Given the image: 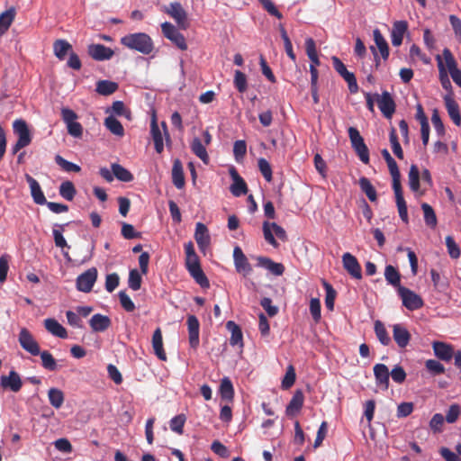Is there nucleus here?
Instances as JSON below:
<instances>
[{"label":"nucleus","instance_id":"nucleus-1","mask_svg":"<svg viewBox=\"0 0 461 461\" xmlns=\"http://www.w3.org/2000/svg\"><path fill=\"white\" fill-rule=\"evenodd\" d=\"M386 164L388 166V169L393 178L392 186L395 195V202L398 208L399 216L403 222L408 223L409 217L407 204L402 194V188L401 185V174L398 165L393 158H392L389 161H386Z\"/></svg>","mask_w":461,"mask_h":461},{"label":"nucleus","instance_id":"nucleus-2","mask_svg":"<svg viewBox=\"0 0 461 461\" xmlns=\"http://www.w3.org/2000/svg\"><path fill=\"white\" fill-rule=\"evenodd\" d=\"M121 44L141 54L149 55L154 50V43L145 32L129 33L121 38Z\"/></svg>","mask_w":461,"mask_h":461},{"label":"nucleus","instance_id":"nucleus-3","mask_svg":"<svg viewBox=\"0 0 461 461\" xmlns=\"http://www.w3.org/2000/svg\"><path fill=\"white\" fill-rule=\"evenodd\" d=\"M351 146L358 156L359 159L365 163H369V150L366 145L359 131L355 127H349L348 130Z\"/></svg>","mask_w":461,"mask_h":461},{"label":"nucleus","instance_id":"nucleus-4","mask_svg":"<svg viewBox=\"0 0 461 461\" xmlns=\"http://www.w3.org/2000/svg\"><path fill=\"white\" fill-rule=\"evenodd\" d=\"M351 146L358 156L359 159L365 163H369V150L366 145L359 131L355 127H349L348 130Z\"/></svg>","mask_w":461,"mask_h":461},{"label":"nucleus","instance_id":"nucleus-5","mask_svg":"<svg viewBox=\"0 0 461 461\" xmlns=\"http://www.w3.org/2000/svg\"><path fill=\"white\" fill-rule=\"evenodd\" d=\"M186 268L191 276L195 282L203 288H208L210 285L209 280L204 275L197 255L188 256L185 258Z\"/></svg>","mask_w":461,"mask_h":461},{"label":"nucleus","instance_id":"nucleus-6","mask_svg":"<svg viewBox=\"0 0 461 461\" xmlns=\"http://www.w3.org/2000/svg\"><path fill=\"white\" fill-rule=\"evenodd\" d=\"M334 69L348 83L349 92L356 94L358 91L357 78L352 72H349L344 63L336 56L331 58Z\"/></svg>","mask_w":461,"mask_h":461},{"label":"nucleus","instance_id":"nucleus-7","mask_svg":"<svg viewBox=\"0 0 461 461\" xmlns=\"http://www.w3.org/2000/svg\"><path fill=\"white\" fill-rule=\"evenodd\" d=\"M398 294L402 301L403 306L410 311L420 309L424 304L422 298L407 287L400 286L398 288Z\"/></svg>","mask_w":461,"mask_h":461},{"label":"nucleus","instance_id":"nucleus-8","mask_svg":"<svg viewBox=\"0 0 461 461\" xmlns=\"http://www.w3.org/2000/svg\"><path fill=\"white\" fill-rule=\"evenodd\" d=\"M272 230L276 236L283 241L287 240V235L285 229L276 222L269 223L268 221H265L263 223V233L265 240L273 247L277 248L278 243L272 233Z\"/></svg>","mask_w":461,"mask_h":461},{"label":"nucleus","instance_id":"nucleus-9","mask_svg":"<svg viewBox=\"0 0 461 461\" xmlns=\"http://www.w3.org/2000/svg\"><path fill=\"white\" fill-rule=\"evenodd\" d=\"M163 35L171 41L181 50H187V44L185 36L170 23L165 22L161 24Z\"/></svg>","mask_w":461,"mask_h":461},{"label":"nucleus","instance_id":"nucleus-10","mask_svg":"<svg viewBox=\"0 0 461 461\" xmlns=\"http://www.w3.org/2000/svg\"><path fill=\"white\" fill-rule=\"evenodd\" d=\"M165 12L170 15L177 23L178 27L186 30L189 26L187 14L182 5L178 2L171 3L166 7Z\"/></svg>","mask_w":461,"mask_h":461},{"label":"nucleus","instance_id":"nucleus-11","mask_svg":"<svg viewBox=\"0 0 461 461\" xmlns=\"http://www.w3.org/2000/svg\"><path fill=\"white\" fill-rule=\"evenodd\" d=\"M375 96L376 97L378 108L383 115L387 119H391L396 107L391 94L388 91H384L382 95H379L375 94Z\"/></svg>","mask_w":461,"mask_h":461},{"label":"nucleus","instance_id":"nucleus-12","mask_svg":"<svg viewBox=\"0 0 461 461\" xmlns=\"http://www.w3.org/2000/svg\"><path fill=\"white\" fill-rule=\"evenodd\" d=\"M18 340L21 347L31 355L38 356L41 353L38 342L26 328L20 330Z\"/></svg>","mask_w":461,"mask_h":461},{"label":"nucleus","instance_id":"nucleus-13","mask_svg":"<svg viewBox=\"0 0 461 461\" xmlns=\"http://www.w3.org/2000/svg\"><path fill=\"white\" fill-rule=\"evenodd\" d=\"M233 260L235 269L239 274H241L245 277L250 275L252 272V266L239 246H236L233 249Z\"/></svg>","mask_w":461,"mask_h":461},{"label":"nucleus","instance_id":"nucleus-14","mask_svg":"<svg viewBox=\"0 0 461 461\" xmlns=\"http://www.w3.org/2000/svg\"><path fill=\"white\" fill-rule=\"evenodd\" d=\"M97 278V270L95 267L89 268L77 278V290L88 293L92 290Z\"/></svg>","mask_w":461,"mask_h":461},{"label":"nucleus","instance_id":"nucleus-15","mask_svg":"<svg viewBox=\"0 0 461 461\" xmlns=\"http://www.w3.org/2000/svg\"><path fill=\"white\" fill-rule=\"evenodd\" d=\"M88 55L95 60L104 61L109 60L114 55V51L103 44H90L87 48Z\"/></svg>","mask_w":461,"mask_h":461},{"label":"nucleus","instance_id":"nucleus-16","mask_svg":"<svg viewBox=\"0 0 461 461\" xmlns=\"http://www.w3.org/2000/svg\"><path fill=\"white\" fill-rule=\"evenodd\" d=\"M342 263L345 270L356 279L362 278V271L361 266L358 263L357 258L350 254L349 252H346L342 256Z\"/></svg>","mask_w":461,"mask_h":461},{"label":"nucleus","instance_id":"nucleus-17","mask_svg":"<svg viewBox=\"0 0 461 461\" xmlns=\"http://www.w3.org/2000/svg\"><path fill=\"white\" fill-rule=\"evenodd\" d=\"M187 330H188V341L192 348L196 349L199 346V330L200 323L196 316L188 315L186 320Z\"/></svg>","mask_w":461,"mask_h":461},{"label":"nucleus","instance_id":"nucleus-18","mask_svg":"<svg viewBox=\"0 0 461 461\" xmlns=\"http://www.w3.org/2000/svg\"><path fill=\"white\" fill-rule=\"evenodd\" d=\"M443 57L453 81L461 87V70L457 68L456 61L449 49L443 50Z\"/></svg>","mask_w":461,"mask_h":461},{"label":"nucleus","instance_id":"nucleus-19","mask_svg":"<svg viewBox=\"0 0 461 461\" xmlns=\"http://www.w3.org/2000/svg\"><path fill=\"white\" fill-rule=\"evenodd\" d=\"M393 339L400 348H405L411 339L410 331L402 324L397 323L393 326Z\"/></svg>","mask_w":461,"mask_h":461},{"label":"nucleus","instance_id":"nucleus-20","mask_svg":"<svg viewBox=\"0 0 461 461\" xmlns=\"http://www.w3.org/2000/svg\"><path fill=\"white\" fill-rule=\"evenodd\" d=\"M230 175L233 180V183L230 187L231 194L236 197L246 194L248 193V185L244 179L239 175L235 167H232L230 169Z\"/></svg>","mask_w":461,"mask_h":461},{"label":"nucleus","instance_id":"nucleus-21","mask_svg":"<svg viewBox=\"0 0 461 461\" xmlns=\"http://www.w3.org/2000/svg\"><path fill=\"white\" fill-rule=\"evenodd\" d=\"M0 385L3 388H9L12 392L17 393L23 386L22 379L17 372L11 370L8 375H2Z\"/></svg>","mask_w":461,"mask_h":461},{"label":"nucleus","instance_id":"nucleus-22","mask_svg":"<svg viewBox=\"0 0 461 461\" xmlns=\"http://www.w3.org/2000/svg\"><path fill=\"white\" fill-rule=\"evenodd\" d=\"M14 131L18 136L19 141L30 145L32 142V135L26 122L23 119H17L13 123Z\"/></svg>","mask_w":461,"mask_h":461},{"label":"nucleus","instance_id":"nucleus-23","mask_svg":"<svg viewBox=\"0 0 461 461\" xmlns=\"http://www.w3.org/2000/svg\"><path fill=\"white\" fill-rule=\"evenodd\" d=\"M25 179H26L27 183L29 184L30 190H31V195L33 199V202L36 204H41V205L47 203L46 197H45L38 181L36 179H34L29 174H25Z\"/></svg>","mask_w":461,"mask_h":461},{"label":"nucleus","instance_id":"nucleus-24","mask_svg":"<svg viewBox=\"0 0 461 461\" xmlns=\"http://www.w3.org/2000/svg\"><path fill=\"white\" fill-rule=\"evenodd\" d=\"M374 375L376 384L384 390H387L390 377L388 367L384 364H375L374 366Z\"/></svg>","mask_w":461,"mask_h":461},{"label":"nucleus","instance_id":"nucleus-25","mask_svg":"<svg viewBox=\"0 0 461 461\" xmlns=\"http://www.w3.org/2000/svg\"><path fill=\"white\" fill-rule=\"evenodd\" d=\"M194 240L199 249L203 251L210 245L211 238L208 229L202 222H197L195 225Z\"/></svg>","mask_w":461,"mask_h":461},{"label":"nucleus","instance_id":"nucleus-26","mask_svg":"<svg viewBox=\"0 0 461 461\" xmlns=\"http://www.w3.org/2000/svg\"><path fill=\"white\" fill-rule=\"evenodd\" d=\"M407 31L408 23L406 21L394 22L391 32L392 44L396 47L400 46Z\"/></svg>","mask_w":461,"mask_h":461},{"label":"nucleus","instance_id":"nucleus-27","mask_svg":"<svg viewBox=\"0 0 461 461\" xmlns=\"http://www.w3.org/2000/svg\"><path fill=\"white\" fill-rule=\"evenodd\" d=\"M432 348L435 356L443 361L451 360L455 354L453 347L450 344L441 341H434L432 343Z\"/></svg>","mask_w":461,"mask_h":461},{"label":"nucleus","instance_id":"nucleus-28","mask_svg":"<svg viewBox=\"0 0 461 461\" xmlns=\"http://www.w3.org/2000/svg\"><path fill=\"white\" fill-rule=\"evenodd\" d=\"M444 102L450 119L456 125L459 126L461 124V114L459 112L458 104L455 101L451 95H445Z\"/></svg>","mask_w":461,"mask_h":461},{"label":"nucleus","instance_id":"nucleus-29","mask_svg":"<svg viewBox=\"0 0 461 461\" xmlns=\"http://www.w3.org/2000/svg\"><path fill=\"white\" fill-rule=\"evenodd\" d=\"M111 319L108 316L100 313L94 314L89 321V325L95 332L106 330L111 326Z\"/></svg>","mask_w":461,"mask_h":461},{"label":"nucleus","instance_id":"nucleus-30","mask_svg":"<svg viewBox=\"0 0 461 461\" xmlns=\"http://www.w3.org/2000/svg\"><path fill=\"white\" fill-rule=\"evenodd\" d=\"M258 266L269 270L275 276H282L285 272V267L281 263H276L269 258L258 257Z\"/></svg>","mask_w":461,"mask_h":461},{"label":"nucleus","instance_id":"nucleus-31","mask_svg":"<svg viewBox=\"0 0 461 461\" xmlns=\"http://www.w3.org/2000/svg\"><path fill=\"white\" fill-rule=\"evenodd\" d=\"M304 402V395L302 390H296L289 402L288 405L286 406V414L289 416L294 415L298 413Z\"/></svg>","mask_w":461,"mask_h":461},{"label":"nucleus","instance_id":"nucleus-32","mask_svg":"<svg viewBox=\"0 0 461 461\" xmlns=\"http://www.w3.org/2000/svg\"><path fill=\"white\" fill-rule=\"evenodd\" d=\"M152 348L158 359L162 361L167 360V355L163 348L162 332L159 328L156 329L152 335Z\"/></svg>","mask_w":461,"mask_h":461},{"label":"nucleus","instance_id":"nucleus-33","mask_svg":"<svg viewBox=\"0 0 461 461\" xmlns=\"http://www.w3.org/2000/svg\"><path fill=\"white\" fill-rule=\"evenodd\" d=\"M44 327L45 329L51 333L52 335L60 338V339H67L68 338V332L67 330L55 319H46L44 321Z\"/></svg>","mask_w":461,"mask_h":461},{"label":"nucleus","instance_id":"nucleus-34","mask_svg":"<svg viewBox=\"0 0 461 461\" xmlns=\"http://www.w3.org/2000/svg\"><path fill=\"white\" fill-rule=\"evenodd\" d=\"M231 335L230 338V344L231 346H238L240 348H243V335L241 329L234 321H230L226 324Z\"/></svg>","mask_w":461,"mask_h":461},{"label":"nucleus","instance_id":"nucleus-35","mask_svg":"<svg viewBox=\"0 0 461 461\" xmlns=\"http://www.w3.org/2000/svg\"><path fill=\"white\" fill-rule=\"evenodd\" d=\"M172 182L177 189L185 186V176L181 161L175 159L172 167Z\"/></svg>","mask_w":461,"mask_h":461},{"label":"nucleus","instance_id":"nucleus-36","mask_svg":"<svg viewBox=\"0 0 461 461\" xmlns=\"http://www.w3.org/2000/svg\"><path fill=\"white\" fill-rule=\"evenodd\" d=\"M205 146L206 145L203 144L202 140L197 137L194 138L190 144L192 152L196 157H198L204 164L207 165L209 163L210 158L207 153Z\"/></svg>","mask_w":461,"mask_h":461},{"label":"nucleus","instance_id":"nucleus-37","mask_svg":"<svg viewBox=\"0 0 461 461\" xmlns=\"http://www.w3.org/2000/svg\"><path fill=\"white\" fill-rule=\"evenodd\" d=\"M150 133L156 151L161 154L164 150L163 134L155 119L152 120L150 124Z\"/></svg>","mask_w":461,"mask_h":461},{"label":"nucleus","instance_id":"nucleus-38","mask_svg":"<svg viewBox=\"0 0 461 461\" xmlns=\"http://www.w3.org/2000/svg\"><path fill=\"white\" fill-rule=\"evenodd\" d=\"M373 34L375 43L377 49L379 50V52L383 59L386 60L389 57V46L386 40L384 39L379 29H375Z\"/></svg>","mask_w":461,"mask_h":461},{"label":"nucleus","instance_id":"nucleus-39","mask_svg":"<svg viewBox=\"0 0 461 461\" xmlns=\"http://www.w3.org/2000/svg\"><path fill=\"white\" fill-rule=\"evenodd\" d=\"M53 50L55 56L59 59L63 60L66 55L72 51L71 44L66 40H57L53 43Z\"/></svg>","mask_w":461,"mask_h":461},{"label":"nucleus","instance_id":"nucleus-40","mask_svg":"<svg viewBox=\"0 0 461 461\" xmlns=\"http://www.w3.org/2000/svg\"><path fill=\"white\" fill-rule=\"evenodd\" d=\"M384 277L389 285H392L397 289L401 285V275L399 271L392 265H387L384 269Z\"/></svg>","mask_w":461,"mask_h":461},{"label":"nucleus","instance_id":"nucleus-41","mask_svg":"<svg viewBox=\"0 0 461 461\" xmlns=\"http://www.w3.org/2000/svg\"><path fill=\"white\" fill-rule=\"evenodd\" d=\"M15 17V10L14 8H10L0 14V36L5 34L12 23L14 22Z\"/></svg>","mask_w":461,"mask_h":461},{"label":"nucleus","instance_id":"nucleus-42","mask_svg":"<svg viewBox=\"0 0 461 461\" xmlns=\"http://www.w3.org/2000/svg\"><path fill=\"white\" fill-rule=\"evenodd\" d=\"M375 333L380 343L384 346H388L391 343V338L381 321H375L374 326Z\"/></svg>","mask_w":461,"mask_h":461},{"label":"nucleus","instance_id":"nucleus-43","mask_svg":"<svg viewBox=\"0 0 461 461\" xmlns=\"http://www.w3.org/2000/svg\"><path fill=\"white\" fill-rule=\"evenodd\" d=\"M359 186L361 191L366 194L371 202H375L377 200L376 190L368 178L365 176L361 177L359 179Z\"/></svg>","mask_w":461,"mask_h":461},{"label":"nucleus","instance_id":"nucleus-44","mask_svg":"<svg viewBox=\"0 0 461 461\" xmlns=\"http://www.w3.org/2000/svg\"><path fill=\"white\" fill-rule=\"evenodd\" d=\"M112 171L113 176L120 181L131 182L133 180V175L120 164H112Z\"/></svg>","mask_w":461,"mask_h":461},{"label":"nucleus","instance_id":"nucleus-45","mask_svg":"<svg viewBox=\"0 0 461 461\" xmlns=\"http://www.w3.org/2000/svg\"><path fill=\"white\" fill-rule=\"evenodd\" d=\"M118 89V84L109 80H100L96 85V92L102 95H110Z\"/></svg>","mask_w":461,"mask_h":461},{"label":"nucleus","instance_id":"nucleus-46","mask_svg":"<svg viewBox=\"0 0 461 461\" xmlns=\"http://www.w3.org/2000/svg\"><path fill=\"white\" fill-rule=\"evenodd\" d=\"M322 285L325 289V305L326 308L330 311H333L334 303L337 296L336 290L332 287V285L325 280H322Z\"/></svg>","mask_w":461,"mask_h":461},{"label":"nucleus","instance_id":"nucleus-47","mask_svg":"<svg viewBox=\"0 0 461 461\" xmlns=\"http://www.w3.org/2000/svg\"><path fill=\"white\" fill-rule=\"evenodd\" d=\"M220 393L222 399L232 401L234 397V389L231 381L228 377H224L221 381Z\"/></svg>","mask_w":461,"mask_h":461},{"label":"nucleus","instance_id":"nucleus-48","mask_svg":"<svg viewBox=\"0 0 461 461\" xmlns=\"http://www.w3.org/2000/svg\"><path fill=\"white\" fill-rule=\"evenodd\" d=\"M104 125L113 134L117 136H123L124 129L120 121L115 117L108 116L105 118Z\"/></svg>","mask_w":461,"mask_h":461},{"label":"nucleus","instance_id":"nucleus-49","mask_svg":"<svg viewBox=\"0 0 461 461\" xmlns=\"http://www.w3.org/2000/svg\"><path fill=\"white\" fill-rule=\"evenodd\" d=\"M421 209L423 211L425 223L430 228H435L438 221L433 208L429 203H423Z\"/></svg>","mask_w":461,"mask_h":461},{"label":"nucleus","instance_id":"nucleus-50","mask_svg":"<svg viewBox=\"0 0 461 461\" xmlns=\"http://www.w3.org/2000/svg\"><path fill=\"white\" fill-rule=\"evenodd\" d=\"M50 403L56 409H59L64 402V393L57 388H50L48 392Z\"/></svg>","mask_w":461,"mask_h":461},{"label":"nucleus","instance_id":"nucleus-51","mask_svg":"<svg viewBox=\"0 0 461 461\" xmlns=\"http://www.w3.org/2000/svg\"><path fill=\"white\" fill-rule=\"evenodd\" d=\"M77 194L76 187L71 181H65L59 186V194L68 201H72Z\"/></svg>","mask_w":461,"mask_h":461},{"label":"nucleus","instance_id":"nucleus-52","mask_svg":"<svg viewBox=\"0 0 461 461\" xmlns=\"http://www.w3.org/2000/svg\"><path fill=\"white\" fill-rule=\"evenodd\" d=\"M185 421L186 417L183 413L173 417L169 421L170 429L178 435H182L184 433V426Z\"/></svg>","mask_w":461,"mask_h":461},{"label":"nucleus","instance_id":"nucleus-53","mask_svg":"<svg viewBox=\"0 0 461 461\" xmlns=\"http://www.w3.org/2000/svg\"><path fill=\"white\" fill-rule=\"evenodd\" d=\"M409 185L411 191L417 192L420 189V171L416 165H411L409 171Z\"/></svg>","mask_w":461,"mask_h":461},{"label":"nucleus","instance_id":"nucleus-54","mask_svg":"<svg viewBox=\"0 0 461 461\" xmlns=\"http://www.w3.org/2000/svg\"><path fill=\"white\" fill-rule=\"evenodd\" d=\"M437 61H438V68L439 72V80L440 83L445 89H451V83L448 78L445 65L442 61V59L439 55L437 56Z\"/></svg>","mask_w":461,"mask_h":461},{"label":"nucleus","instance_id":"nucleus-55","mask_svg":"<svg viewBox=\"0 0 461 461\" xmlns=\"http://www.w3.org/2000/svg\"><path fill=\"white\" fill-rule=\"evenodd\" d=\"M42 366L49 371H55L58 368L57 363L53 356L48 351H41L40 354Z\"/></svg>","mask_w":461,"mask_h":461},{"label":"nucleus","instance_id":"nucleus-56","mask_svg":"<svg viewBox=\"0 0 461 461\" xmlns=\"http://www.w3.org/2000/svg\"><path fill=\"white\" fill-rule=\"evenodd\" d=\"M295 379L296 374L294 367L292 365H290L287 366L285 375L282 380V388L285 390L291 388L294 385Z\"/></svg>","mask_w":461,"mask_h":461},{"label":"nucleus","instance_id":"nucleus-57","mask_svg":"<svg viewBox=\"0 0 461 461\" xmlns=\"http://www.w3.org/2000/svg\"><path fill=\"white\" fill-rule=\"evenodd\" d=\"M56 163L65 171L67 172H79L81 170L80 167L77 164H74L70 161H68L60 155H57L55 157Z\"/></svg>","mask_w":461,"mask_h":461},{"label":"nucleus","instance_id":"nucleus-58","mask_svg":"<svg viewBox=\"0 0 461 461\" xmlns=\"http://www.w3.org/2000/svg\"><path fill=\"white\" fill-rule=\"evenodd\" d=\"M234 86L240 93H244L247 90V77L240 70H236L233 80Z\"/></svg>","mask_w":461,"mask_h":461},{"label":"nucleus","instance_id":"nucleus-59","mask_svg":"<svg viewBox=\"0 0 461 461\" xmlns=\"http://www.w3.org/2000/svg\"><path fill=\"white\" fill-rule=\"evenodd\" d=\"M142 278L137 269H131L129 273L128 285L131 289L137 291L141 286Z\"/></svg>","mask_w":461,"mask_h":461},{"label":"nucleus","instance_id":"nucleus-60","mask_svg":"<svg viewBox=\"0 0 461 461\" xmlns=\"http://www.w3.org/2000/svg\"><path fill=\"white\" fill-rule=\"evenodd\" d=\"M258 169L266 181L271 182L273 179L272 176V168L270 164L266 158H260L258 161Z\"/></svg>","mask_w":461,"mask_h":461},{"label":"nucleus","instance_id":"nucleus-61","mask_svg":"<svg viewBox=\"0 0 461 461\" xmlns=\"http://www.w3.org/2000/svg\"><path fill=\"white\" fill-rule=\"evenodd\" d=\"M425 366L433 375L445 373V366L438 360L429 359L425 362Z\"/></svg>","mask_w":461,"mask_h":461},{"label":"nucleus","instance_id":"nucleus-62","mask_svg":"<svg viewBox=\"0 0 461 461\" xmlns=\"http://www.w3.org/2000/svg\"><path fill=\"white\" fill-rule=\"evenodd\" d=\"M446 246L447 249V252L452 258L456 259L460 257V255H461L460 249H459L458 245L456 243L453 237H451V236L446 237Z\"/></svg>","mask_w":461,"mask_h":461},{"label":"nucleus","instance_id":"nucleus-63","mask_svg":"<svg viewBox=\"0 0 461 461\" xmlns=\"http://www.w3.org/2000/svg\"><path fill=\"white\" fill-rule=\"evenodd\" d=\"M120 303L122 307L128 312H132L135 310V304L130 296L124 292L120 291L118 294Z\"/></svg>","mask_w":461,"mask_h":461},{"label":"nucleus","instance_id":"nucleus-64","mask_svg":"<svg viewBox=\"0 0 461 461\" xmlns=\"http://www.w3.org/2000/svg\"><path fill=\"white\" fill-rule=\"evenodd\" d=\"M461 413V406L457 403H453L449 406V409L446 414V421L447 423H454L457 420Z\"/></svg>","mask_w":461,"mask_h":461}]
</instances>
